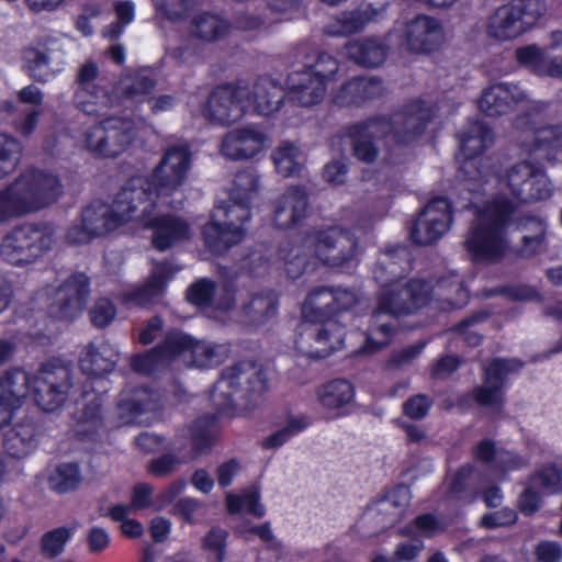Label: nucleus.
<instances>
[{
    "instance_id": "obj_1",
    "label": "nucleus",
    "mask_w": 562,
    "mask_h": 562,
    "mask_svg": "<svg viewBox=\"0 0 562 562\" xmlns=\"http://www.w3.org/2000/svg\"><path fill=\"white\" fill-rule=\"evenodd\" d=\"M268 390V378L262 367L251 360H240L225 368L213 385L210 400L215 414L198 416L187 426L190 450L188 461L209 453L218 438V417H233L236 413L235 396L255 403Z\"/></svg>"
},
{
    "instance_id": "obj_2",
    "label": "nucleus",
    "mask_w": 562,
    "mask_h": 562,
    "mask_svg": "<svg viewBox=\"0 0 562 562\" xmlns=\"http://www.w3.org/2000/svg\"><path fill=\"white\" fill-rule=\"evenodd\" d=\"M359 303L348 288L319 285L313 288L302 305V323L295 347L311 359H325L344 344L345 331L335 317Z\"/></svg>"
},
{
    "instance_id": "obj_3",
    "label": "nucleus",
    "mask_w": 562,
    "mask_h": 562,
    "mask_svg": "<svg viewBox=\"0 0 562 562\" xmlns=\"http://www.w3.org/2000/svg\"><path fill=\"white\" fill-rule=\"evenodd\" d=\"M170 160H177L178 166L184 161L176 154L169 153L161 158L148 177H132L115 194L112 204H108L101 199L92 200L80 213V218L100 237L114 232L125 223L134 220L139 209V202H146L153 207L150 195V186H175L183 177V169L176 177L169 179L164 176L166 166Z\"/></svg>"
},
{
    "instance_id": "obj_4",
    "label": "nucleus",
    "mask_w": 562,
    "mask_h": 562,
    "mask_svg": "<svg viewBox=\"0 0 562 562\" xmlns=\"http://www.w3.org/2000/svg\"><path fill=\"white\" fill-rule=\"evenodd\" d=\"M434 285L424 278H411L398 289L384 290L376 297L361 350L374 353L389 346L395 334L394 321L416 313L432 299Z\"/></svg>"
},
{
    "instance_id": "obj_5",
    "label": "nucleus",
    "mask_w": 562,
    "mask_h": 562,
    "mask_svg": "<svg viewBox=\"0 0 562 562\" xmlns=\"http://www.w3.org/2000/svg\"><path fill=\"white\" fill-rule=\"evenodd\" d=\"M71 385L70 369L56 360L42 363L34 375L22 368H13L0 376V394L15 406L20 408L32 395L36 406L47 413L65 404Z\"/></svg>"
},
{
    "instance_id": "obj_6",
    "label": "nucleus",
    "mask_w": 562,
    "mask_h": 562,
    "mask_svg": "<svg viewBox=\"0 0 562 562\" xmlns=\"http://www.w3.org/2000/svg\"><path fill=\"white\" fill-rule=\"evenodd\" d=\"M169 153L176 154L179 159L183 158L184 161L181 166H178L177 160H170L168 166H166L164 176L171 179L183 169V177L179 183L175 186H150V191L155 192L150 195L153 207H149L146 202H139V209L134 217V220H139L145 228L153 232L151 245L158 251H166L178 243L188 239L190 236V225L186 220L170 213L154 214L158 199L161 195H170L173 191L180 188L184 183L192 165V155L187 145L170 146L164 153L161 158H165Z\"/></svg>"
},
{
    "instance_id": "obj_7",
    "label": "nucleus",
    "mask_w": 562,
    "mask_h": 562,
    "mask_svg": "<svg viewBox=\"0 0 562 562\" xmlns=\"http://www.w3.org/2000/svg\"><path fill=\"white\" fill-rule=\"evenodd\" d=\"M515 211L512 200L499 196L476 212L464 239V248L473 262L497 263L506 256L507 229Z\"/></svg>"
},
{
    "instance_id": "obj_8",
    "label": "nucleus",
    "mask_w": 562,
    "mask_h": 562,
    "mask_svg": "<svg viewBox=\"0 0 562 562\" xmlns=\"http://www.w3.org/2000/svg\"><path fill=\"white\" fill-rule=\"evenodd\" d=\"M60 194L57 176L37 168L27 169L0 190V224L41 211L55 203Z\"/></svg>"
},
{
    "instance_id": "obj_9",
    "label": "nucleus",
    "mask_w": 562,
    "mask_h": 562,
    "mask_svg": "<svg viewBox=\"0 0 562 562\" xmlns=\"http://www.w3.org/2000/svg\"><path fill=\"white\" fill-rule=\"evenodd\" d=\"M251 218V202L228 198L218 205L202 228L205 248L213 255L226 254L234 245L240 243L246 234L245 224Z\"/></svg>"
},
{
    "instance_id": "obj_10",
    "label": "nucleus",
    "mask_w": 562,
    "mask_h": 562,
    "mask_svg": "<svg viewBox=\"0 0 562 562\" xmlns=\"http://www.w3.org/2000/svg\"><path fill=\"white\" fill-rule=\"evenodd\" d=\"M54 231L45 223H24L14 226L0 243V256L13 266L35 262L50 250Z\"/></svg>"
},
{
    "instance_id": "obj_11",
    "label": "nucleus",
    "mask_w": 562,
    "mask_h": 562,
    "mask_svg": "<svg viewBox=\"0 0 562 562\" xmlns=\"http://www.w3.org/2000/svg\"><path fill=\"white\" fill-rule=\"evenodd\" d=\"M543 0H512L490 16L488 35L498 41H512L529 31L543 15Z\"/></svg>"
},
{
    "instance_id": "obj_12",
    "label": "nucleus",
    "mask_w": 562,
    "mask_h": 562,
    "mask_svg": "<svg viewBox=\"0 0 562 562\" xmlns=\"http://www.w3.org/2000/svg\"><path fill=\"white\" fill-rule=\"evenodd\" d=\"M251 106L250 88L243 79L217 85L209 94L204 115L214 123L228 126L246 114Z\"/></svg>"
},
{
    "instance_id": "obj_13",
    "label": "nucleus",
    "mask_w": 562,
    "mask_h": 562,
    "mask_svg": "<svg viewBox=\"0 0 562 562\" xmlns=\"http://www.w3.org/2000/svg\"><path fill=\"white\" fill-rule=\"evenodd\" d=\"M358 238L353 232L339 226L316 231L314 252L324 265L341 271L358 266Z\"/></svg>"
},
{
    "instance_id": "obj_14",
    "label": "nucleus",
    "mask_w": 562,
    "mask_h": 562,
    "mask_svg": "<svg viewBox=\"0 0 562 562\" xmlns=\"http://www.w3.org/2000/svg\"><path fill=\"white\" fill-rule=\"evenodd\" d=\"M392 123L385 114H373L344 127L351 155L360 162L374 164L380 156L379 140L391 136Z\"/></svg>"
},
{
    "instance_id": "obj_15",
    "label": "nucleus",
    "mask_w": 562,
    "mask_h": 562,
    "mask_svg": "<svg viewBox=\"0 0 562 562\" xmlns=\"http://www.w3.org/2000/svg\"><path fill=\"white\" fill-rule=\"evenodd\" d=\"M453 223V206L446 196H435L420 210L412 224L409 238L413 244L428 246L437 243Z\"/></svg>"
},
{
    "instance_id": "obj_16",
    "label": "nucleus",
    "mask_w": 562,
    "mask_h": 562,
    "mask_svg": "<svg viewBox=\"0 0 562 562\" xmlns=\"http://www.w3.org/2000/svg\"><path fill=\"white\" fill-rule=\"evenodd\" d=\"M86 146L100 158H115L132 143L130 122L120 116H106L86 133Z\"/></svg>"
},
{
    "instance_id": "obj_17",
    "label": "nucleus",
    "mask_w": 562,
    "mask_h": 562,
    "mask_svg": "<svg viewBox=\"0 0 562 562\" xmlns=\"http://www.w3.org/2000/svg\"><path fill=\"white\" fill-rule=\"evenodd\" d=\"M99 68L92 60L82 64L77 72V89L74 93L76 106L87 115L103 116L113 106L114 95L104 86L95 82Z\"/></svg>"
},
{
    "instance_id": "obj_18",
    "label": "nucleus",
    "mask_w": 562,
    "mask_h": 562,
    "mask_svg": "<svg viewBox=\"0 0 562 562\" xmlns=\"http://www.w3.org/2000/svg\"><path fill=\"white\" fill-rule=\"evenodd\" d=\"M460 149L456 159L459 161L457 177L464 181H477L482 178V171L477 166V158L488 148L493 142L492 128L481 122H471L467 130L459 136Z\"/></svg>"
},
{
    "instance_id": "obj_19",
    "label": "nucleus",
    "mask_w": 562,
    "mask_h": 562,
    "mask_svg": "<svg viewBox=\"0 0 562 562\" xmlns=\"http://www.w3.org/2000/svg\"><path fill=\"white\" fill-rule=\"evenodd\" d=\"M262 24V19L256 15L239 14L229 21L217 13L202 11L191 19L190 34L203 43L213 44L225 40L233 30L255 31Z\"/></svg>"
},
{
    "instance_id": "obj_20",
    "label": "nucleus",
    "mask_w": 562,
    "mask_h": 562,
    "mask_svg": "<svg viewBox=\"0 0 562 562\" xmlns=\"http://www.w3.org/2000/svg\"><path fill=\"white\" fill-rule=\"evenodd\" d=\"M506 183L510 194L520 203L543 201L552 195L543 167L529 161L512 166L506 173Z\"/></svg>"
},
{
    "instance_id": "obj_21",
    "label": "nucleus",
    "mask_w": 562,
    "mask_h": 562,
    "mask_svg": "<svg viewBox=\"0 0 562 562\" xmlns=\"http://www.w3.org/2000/svg\"><path fill=\"white\" fill-rule=\"evenodd\" d=\"M522 367L524 362L516 358L491 359L483 368L484 384L473 389L474 403L482 407H502L508 375Z\"/></svg>"
},
{
    "instance_id": "obj_22",
    "label": "nucleus",
    "mask_w": 562,
    "mask_h": 562,
    "mask_svg": "<svg viewBox=\"0 0 562 562\" xmlns=\"http://www.w3.org/2000/svg\"><path fill=\"white\" fill-rule=\"evenodd\" d=\"M392 123L391 136L400 145H408L419 138L432 121L435 112L422 99L406 102L398 110L385 114Z\"/></svg>"
},
{
    "instance_id": "obj_23",
    "label": "nucleus",
    "mask_w": 562,
    "mask_h": 562,
    "mask_svg": "<svg viewBox=\"0 0 562 562\" xmlns=\"http://www.w3.org/2000/svg\"><path fill=\"white\" fill-rule=\"evenodd\" d=\"M90 293V278L85 272L70 274L56 290L48 315L56 321H72L83 310Z\"/></svg>"
},
{
    "instance_id": "obj_24",
    "label": "nucleus",
    "mask_w": 562,
    "mask_h": 562,
    "mask_svg": "<svg viewBox=\"0 0 562 562\" xmlns=\"http://www.w3.org/2000/svg\"><path fill=\"white\" fill-rule=\"evenodd\" d=\"M162 408V397L158 390L147 385L126 384L116 401L117 416L121 424L132 425L147 413Z\"/></svg>"
},
{
    "instance_id": "obj_25",
    "label": "nucleus",
    "mask_w": 562,
    "mask_h": 562,
    "mask_svg": "<svg viewBox=\"0 0 562 562\" xmlns=\"http://www.w3.org/2000/svg\"><path fill=\"white\" fill-rule=\"evenodd\" d=\"M102 392L85 391L82 394L83 405L74 413L76 425L72 429V437L82 442L97 440L100 430L104 427L103 405L106 385H101Z\"/></svg>"
},
{
    "instance_id": "obj_26",
    "label": "nucleus",
    "mask_w": 562,
    "mask_h": 562,
    "mask_svg": "<svg viewBox=\"0 0 562 562\" xmlns=\"http://www.w3.org/2000/svg\"><path fill=\"white\" fill-rule=\"evenodd\" d=\"M308 193L302 186H290L273 202L272 223L276 228L289 231L302 225L307 215Z\"/></svg>"
},
{
    "instance_id": "obj_27",
    "label": "nucleus",
    "mask_w": 562,
    "mask_h": 562,
    "mask_svg": "<svg viewBox=\"0 0 562 562\" xmlns=\"http://www.w3.org/2000/svg\"><path fill=\"white\" fill-rule=\"evenodd\" d=\"M384 94L383 80L378 77L356 76L340 85L331 94L338 108L362 106Z\"/></svg>"
},
{
    "instance_id": "obj_28",
    "label": "nucleus",
    "mask_w": 562,
    "mask_h": 562,
    "mask_svg": "<svg viewBox=\"0 0 562 562\" xmlns=\"http://www.w3.org/2000/svg\"><path fill=\"white\" fill-rule=\"evenodd\" d=\"M442 41V26L436 18L418 14L406 23L404 44L409 52L430 54Z\"/></svg>"
},
{
    "instance_id": "obj_29",
    "label": "nucleus",
    "mask_w": 562,
    "mask_h": 562,
    "mask_svg": "<svg viewBox=\"0 0 562 562\" xmlns=\"http://www.w3.org/2000/svg\"><path fill=\"white\" fill-rule=\"evenodd\" d=\"M411 254L406 246L385 248L372 269L373 278L381 288L387 289L402 280L411 270Z\"/></svg>"
},
{
    "instance_id": "obj_30",
    "label": "nucleus",
    "mask_w": 562,
    "mask_h": 562,
    "mask_svg": "<svg viewBox=\"0 0 562 562\" xmlns=\"http://www.w3.org/2000/svg\"><path fill=\"white\" fill-rule=\"evenodd\" d=\"M266 135L254 126L228 132L222 140L221 153L232 160L256 157L263 148Z\"/></svg>"
},
{
    "instance_id": "obj_31",
    "label": "nucleus",
    "mask_w": 562,
    "mask_h": 562,
    "mask_svg": "<svg viewBox=\"0 0 562 562\" xmlns=\"http://www.w3.org/2000/svg\"><path fill=\"white\" fill-rule=\"evenodd\" d=\"M119 360V352L108 342L99 346L90 342L80 353L79 368L90 380H101L102 385L109 382L102 379L111 373Z\"/></svg>"
},
{
    "instance_id": "obj_32",
    "label": "nucleus",
    "mask_w": 562,
    "mask_h": 562,
    "mask_svg": "<svg viewBox=\"0 0 562 562\" xmlns=\"http://www.w3.org/2000/svg\"><path fill=\"white\" fill-rule=\"evenodd\" d=\"M522 99L524 94L517 86L501 82L483 90L477 100V108L486 116L498 117L508 113Z\"/></svg>"
},
{
    "instance_id": "obj_33",
    "label": "nucleus",
    "mask_w": 562,
    "mask_h": 562,
    "mask_svg": "<svg viewBox=\"0 0 562 562\" xmlns=\"http://www.w3.org/2000/svg\"><path fill=\"white\" fill-rule=\"evenodd\" d=\"M291 100L300 106H312L322 102L326 93V83L308 70L292 71L285 80Z\"/></svg>"
},
{
    "instance_id": "obj_34",
    "label": "nucleus",
    "mask_w": 562,
    "mask_h": 562,
    "mask_svg": "<svg viewBox=\"0 0 562 562\" xmlns=\"http://www.w3.org/2000/svg\"><path fill=\"white\" fill-rule=\"evenodd\" d=\"M515 58L519 66L538 77L562 78V56L549 57L537 44L517 47Z\"/></svg>"
},
{
    "instance_id": "obj_35",
    "label": "nucleus",
    "mask_w": 562,
    "mask_h": 562,
    "mask_svg": "<svg viewBox=\"0 0 562 562\" xmlns=\"http://www.w3.org/2000/svg\"><path fill=\"white\" fill-rule=\"evenodd\" d=\"M176 273L170 262H159L155 266L146 282L126 294V300L138 306H146L164 295L168 281Z\"/></svg>"
},
{
    "instance_id": "obj_36",
    "label": "nucleus",
    "mask_w": 562,
    "mask_h": 562,
    "mask_svg": "<svg viewBox=\"0 0 562 562\" xmlns=\"http://www.w3.org/2000/svg\"><path fill=\"white\" fill-rule=\"evenodd\" d=\"M344 50L346 57L356 65L375 68L385 61L390 47L376 37H361L348 42Z\"/></svg>"
},
{
    "instance_id": "obj_37",
    "label": "nucleus",
    "mask_w": 562,
    "mask_h": 562,
    "mask_svg": "<svg viewBox=\"0 0 562 562\" xmlns=\"http://www.w3.org/2000/svg\"><path fill=\"white\" fill-rule=\"evenodd\" d=\"M250 98L255 111L260 115L269 116L280 110L284 92L276 80L267 75H261L250 89Z\"/></svg>"
},
{
    "instance_id": "obj_38",
    "label": "nucleus",
    "mask_w": 562,
    "mask_h": 562,
    "mask_svg": "<svg viewBox=\"0 0 562 562\" xmlns=\"http://www.w3.org/2000/svg\"><path fill=\"white\" fill-rule=\"evenodd\" d=\"M522 147L539 162L555 160L562 149V125H548L536 130L531 142H524Z\"/></svg>"
},
{
    "instance_id": "obj_39",
    "label": "nucleus",
    "mask_w": 562,
    "mask_h": 562,
    "mask_svg": "<svg viewBox=\"0 0 562 562\" xmlns=\"http://www.w3.org/2000/svg\"><path fill=\"white\" fill-rule=\"evenodd\" d=\"M36 427L32 423H19L5 435L3 446L14 459L27 457L37 447Z\"/></svg>"
},
{
    "instance_id": "obj_40",
    "label": "nucleus",
    "mask_w": 562,
    "mask_h": 562,
    "mask_svg": "<svg viewBox=\"0 0 562 562\" xmlns=\"http://www.w3.org/2000/svg\"><path fill=\"white\" fill-rule=\"evenodd\" d=\"M277 257L278 260L283 262L284 271L292 280L302 277L307 271L313 259L301 246H296L290 240L279 244Z\"/></svg>"
},
{
    "instance_id": "obj_41",
    "label": "nucleus",
    "mask_w": 562,
    "mask_h": 562,
    "mask_svg": "<svg viewBox=\"0 0 562 562\" xmlns=\"http://www.w3.org/2000/svg\"><path fill=\"white\" fill-rule=\"evenodd\" d=\"M524 228H527L529 225L532 227V235H524L521 238V244L515 250V255L522 259H531L536 255L540 254L544 247L547 241V224L543 220L528 215L525 217V223L520 224Z\"/></svg>"
},
{
    "instance_id": "obj_42",
    "label": "nucleus",
    "mask_w": 562,
    "mask_h": 562,
    "mask_svg": "<svg viewBox=\"0 0 562 562\" xmlns=\"http://www.w3.org/2000/svg\"><path fill=\"white\" fill-rule=\"evenodd\" d=\"M317 396L324 407L340 408L353 400L355 386L347 379H334L318 389Z\"/></svg>"
},
{
    "instance_id": "obj_43",
    "label": "nucleus",
    "mask_w": 562,
    "mask_h": 562,
    "mask_svg": "<svg viewBox=\"0 0 562 562\" xmlns=\"http://www.w3.org/2000/svg\"><path fill=\"white\" fill-rule=\"evenodd\" d=\"M278 299L271 291L255 293L243 304L244 314L254 323L263 324L278 313Z\"/></svg>"
},
{
    "instance_id": "obj_44",
    "label": "nucleus",
    "mask_w": 562,
    "mask_h": 562,
    "mask_svg": "<svg viewBox=\"0 0 562 562\" xmlns=\"http://www.w3.org/2000/svg\"><path fill=\"white\" fill-rule=\"evenodd\" d=\"M81 481V471L77 462L59 463L48 477L49 487L59 494L77 490Z\"/></svg>"
},
{
    "instance_id": "obj_45",
    "label": "nucleus",
    "mask_w": 562,
    "mask_h": 562,
    "mask_svg": "<svg viewBox=\"0 0 562 562\" xmlns=\"http://www.w3.org/2000/svg\"><path fill=\"white\" fill-rule=\"evenodd\" d=\"M193 342L194 338L191 335L180 329H170L156 346L164 361L171 362L187 352L191 353Z\"/></svg>"
},
{
    "instance_id": "obj_46",
    "label": "nucleus",
    "mask_w": 562,
    "mask_h": 562,
    "mask_svg": "<svg viewBox=\"0 0 562 562\" xmlns=\"http://www.w3.org/2000/svg\"><path fill=\"white\" fill-rule=\"evenodd\" d=\"M228 537L229 532L220 526H212L203 536L201 548L207 554V562H225Z\"/></svg>"
},
{
    "instance_id": "obj_47",
    "label": "nucleus",
    "mask_w": 562,
    "mask_h": 562,
    "mask_svg": "<svg viewBox=\"0 0 562 562\" xmlns=\"http://www.w3.org/2000/svg\"><path fill=\"white\" fill-rule=\"evenodd\" d=\"M491 316V313L486 310H479L462 318L458 323H456L451 330L460 336L462 340L472 348L479 347L482 345L484 337L479 331L472 329L474 325L482 324L486 322Z\"/></svg>"
},
{
    "instance_id": "obj_48",
    "label": "nucleus",
    "mask_w": 562,
    "mask_h": 562,
    "mask_svg": "<svg viewBox=\"0 0 562 562\" xmlns=\"http://www.w3.org/2000/svg\"><path fill=\"white\" fill-rule=\"evenodd\" d=\"M22 144L15 137L0 133V179L12 173L20 164Z\"/></svg>"
},
{
    "instance_id": "obj_49",
    "label": "nucleus",
    "mask_w": 562,
    "mask_h": 562,
    "mask_svg": "<svg viewBox=\"0 0 562 562\" xmlns=\"http://www.w3.org/2000/svg\"><path fill=\"white\" fill-rule=\"evenodd\" d=\"M259 190V177L254 169H243L235 173L229 192L232 199L252 202Z\"/></svg>"
},
{
    "instance_id": "obj_50",
    "label": "nucleus",
    "mask_w": 562,
    "mask_h": 562,
    "mask_svg": "<svg viewBox=\"0 0 562 562\" xmlns=\"http://www.w3.org/2000/svg\"><path fill=\"white\" fill-rule=\"evenodd\" d=\"M72 531L66 526L57 527L44 532L41 537L40 549L44 558L55 559L60 555L66 543L71 539Z\"/></svg>"
},
{
    "instance_id": "obj_51",
    "label": "nucleus",
    "mask_w": 562,
    "mask_h": 562,
    "mask_svg": "<svg viewBox=\"0 0 562 562\" xmlns=\"http://www.w3.org/2000/svg\"><path fill=\"white\" fill-rule=\"evenodd\" d=\"M216 282L209 278H201L191 283L186 291L187 301L198 307L207 308L213 305L216 295Z\"/></svg>"
},
{
    "instance_id": "obj_52",
    "label": "nucleus",
    "mask_w": 562,
    "mask_h": 562,
    "mask_svg": "<svg viewBox=\"0 0 562 562\" xmlns=\"http://www.w3.org/2000/svg\"><path fill=\"white\" fill-rule=\"evenodd\" d=\"M443 531L439 519L431 513L417 515L409 524L400 529V535L403 537H419L432 538L438 532Z\"/></svg>"
},
{
    "instance_id": "obj_53",
    "label": "nucleus",
    "mask_w": 562,
    "mask_h": 562,
    "mask_svg": "<svg viewBox=\"0 0 562 562\" xmlns=\"http://www.w3.org/2000/svg\"><path fill=\"white\" fill-rule=\"evenodd\" d=\"M297 148L292 144H284L276 148L271 158L276 170L284 178L299 175L301 165L296 160Z\"/></svg>"
},
{
    "instance_id": "obj_54",
    "label": "nucleus",
    "mask_w": 562,
    "mask_h": 562,
    "mask_svg": "<svg viewBox=\"0 0 562 562\" xmlns=\"http://www.w3.org/2000/svg\"><path fill=\"white\" fill-rule=\"evenodd\" d=\"M308 422L305 417L290 418L286 426L274 431L273 434L263 438L261 447L263 449H277L288 442L293 436L302 432L308 427Z\"/></svg>"
},
{
    "instance_id": "obj_55",
    "label": "nucleus",
    "mask_w": 562,
    "mask_h": 562,
    "mask_svg": "<svg viewBox=\"0 0 562 562\" xmlns=\"http://www.w3.org/2000/svg\"><path fill=\"white\" fill-rule=\"evenodd\" d=\"M369 19L368 16L359 11H346L341 12L336 19V30L333 31V24L329 26V34L350 35L358 33L364 29Z\"/></svg>"
},
{
    "instance_id": "obj_56",
    "label": "nucleus",
    "mask_w": 562,
    "mask_h": 562,
    "mask_svg": "<svg viewBox=\"0 0 562 562\" xmlns=\"http://www.w3.org/2000/svg\"><path fill=\"white\" fill-rule=\"evenodd\" d=\"M473 473L474 467L470 463L459 467L448 482L446 496L458 501L464 499L465 494L470 490V481Z\"/></svg>"
},
{
    "instance_id": "obj_57",
    "label": "nucleus",
    "mask_w": 562,
    "mask_h": 562,
    "mask_svg": "<svg viewBox=\"0 0 562 562\" xmlns=\"http://www.w3.org/2000/svg\"><path fill=\"white\" fill-rule=\"evenodd\" d=\"M221 346L214 344H207L194 339L191 357L193 363L199 368H212L220 364L223 361L220 352Z\"/></svg>"
},
{
    "instance_id": "obj_58",
    "label": "nucleus",
    "mask_w": 562,
    "mask_h": 562,
    "mask_svg": "<svg viewBox=\"0 0 562 562\" xmlns=\"http://www.w3.org/2000/svg\"><path fill=\"white\" fill-rule=\"evenodd\" d=\"M490 295H501L513 302L541 301L536 288L528 284L498 285L490 290Z\"/></svg>"
},
{
    "instance_id": "obj_59",
    "label": "nucleus",
    "mask_w": 562,
    "mask_h": 562,
    "mask_svg": "<svg viewBox=\"0 0 562 562\" xmlns=\"http://www.w3.org/2000/svg\"><path fill=\"white\" fill-rule=\"evenodd\" d=\"M303 69L308 70L324 83L333 79L339 70V64L335 57L327 52H318L313 64L304 65Z\"/></svg>"
},
{
    "instance_id": "obj_60",
    "label": "nucleus",
    "mask_w": 562,
    "mask_h": 562,
    "mask_svg": "<svg viewBox=\"0 0 562 562\" xmlns=\"http://www.w3.org/2000/svg\"><path fill=\"white\" fill-rule=\"evenodd\" d=\"M157 346L146 350L143 353L134 355L131 359V367L135 372L150 374L160 366L165 364Z\"/></svg>"
},
{
    "instance_id": "obj_61",
    "label": "nucleus",
    "mask_w": 562,
    "mask_h": 562,
    "mask_svg": "<svg viewBox=\"0 0 562 562\" xmlns=\"http://www.w3.org/2000/svg\"><path fill=\"white\" fill-rule=\"evenodd\" d=\"M189 462L186 456L181 458L176 457L173 453L167 452L158 458L151 459L147 463V472L154 477H165L173 472L176 467L180 463Z\"/></svg>"
},
{
    "instance_id": "obj_62",
    "label": "nucleus",
    "mask_w": 562,
    "mask_h": 562,
    "mask_svg": "<svg viewBox=\"0 0 562 562\" xmlns=\"http://www.w3.org/2000/svg\"><path fill=\"white\" fill-rule=\"evenodd\" d=\"M537 480L539 485L551 493L561 491L562 471L555 463L543 464L531 477Z\"/></svg>"
},
{
    "instance_id": "obj_63",
    "label": "nucleus",
    "mask_w": 562,
    "mask_h": 562,
    "mask_svg": "<svg viewBox=\"0 0 562 562\" xmlns=\"http://www.w3.org/2000/svg\"><path fill=\"white\" fill-rule=\"evenodd\" d=\"M432 400L426 394L409 396L403 404V413L414 420H420L427 416L432 407Z\"/></svg>"
},
{
    "instance_id": "obj_64",
    "label": "nucleus",
    "mask_w": 562,
    "mask_h": 562,
    "mask_svg": "<svg viewBox=\"0 0 562 562\" xmlns=\"http://www.w3.org/2000/svg\"><path fill=\"white\" fill-rule=\"evenodd\" d=\"M409 538L411 541L397 543L392 557L393 562H413L424 550L425 543L420 537Z\"/></svg>"
}]
</instances>
